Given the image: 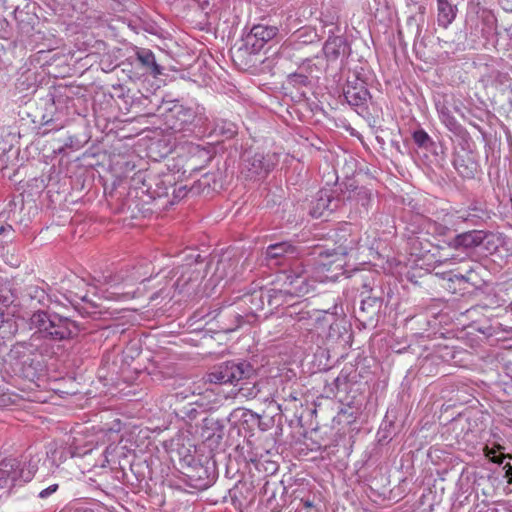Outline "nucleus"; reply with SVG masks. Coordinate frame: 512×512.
Instances as JSON below:
<instances>
[{"label": "nucleus", "instance_id": "obj_5", "mask_svg": "<svg viewBox=\"0 0 512 512\" xmlns=\"http://www.w3.org/2000/svg\"><path fill=\"white\" fill-rule=\"evenodd\" d=\"M36 336L31 335L28 341L18 342L9 351V358L22 366L23 375L27 378L34 377L38 363H35L33 356L39 351V344Z\"/></svg>", "mask_w": 512, "mask_h": 512}, {"label": "nucleus", "instance_id": "obj_19", "mask_svg": "<svg viewBox=\"0 0 512 512\" xmlns=\"http://www.w3.org/2000/svg\"><path fill=\"white\" fill-rule=\"evenodd\" d=\"M172 112L180 122L179 125H174V128L178 130L185 129V127L192 124L196 118V113L192 108L184 107L182 105H175Z\"/></svg>", "mask_w": 512, "mask_h": 512}, {"label": "nucleus", "instance_id": "obj_38", "mask_svg": "<svg viewBox=\"0 0 512 512\" xmlns=\"http://www.w3.org/2000/svg\"><path fill=\"white\" fill-rule=\"evenodd\" d=\"M471 175H472V172H468V173H466V175H465V176L469 177V176H471Z\"/></svg>", "mask_w": 512, "mask_h": 512}, {"label": "nucleus", "instance_id": "obj_27", "mask_svg": "<svg viewBox=\"0 0 512 512\" xmlns=\"http://www.w3.org/2000/svg\"><path fill=\"white\" fill-rule=\"evenodd\" d=\"M413 140L419 147L423 148H427L432 143L430 136L423 129L416 130L413 133Z\"/></svg>", "mask_w": 512, "mask_h": 512}, {"label": "nucleus", "instance_id": "obj_2", "mask_svg": "<svg viewBox=\"0 0 512 512\" xmlns=\"http://www.w3.org/2000/svg\"><path fill=\"white\" fill-rule=\"evenodd\" d=\"M30 330L37 341L50 339L63 341L75 337L79 332L77 323L57 313H49L44 310L35 311L28 320Z\"/></svg>", "mask_w": 512, "mask_h": 512}, {"label": "nucleus", "instance_id": "obj_39", "mask_svg": "<svg viewBox=\"0 0 512 512\" xmlns=\"http://www.w3.org/2000/svg\"><path fill=\"white\" fill-rule=\"evenodd\" d=\"M79 284H85L83 280H79Z\"/></svg>", "mask_w": 512, "mask_h": 512}, {"label": "nucleus", "instance_id": "obj_15", "mask_svg": "<svg viewBox=\"0 0 512 512\" xmlns=\"http://www.w3.org/2000/svg\"><path fill=\"white\" fill-rule=\"evenodd\" d=\"M348 49L346 40L341 36H330L323 47L326 58L330 61L338 59L345 55Z\"/></svg>", "mask_w": 512, "mask_h": 512}, {"label": "nucleus", "instance_id": "obj_13", "mask_svg": "<svg viewBox=\"0 0 512 512\" xmlns=\"http://www.w3.org/2000/svg\"><path fill=\"white\" fill-rule=\"evenodd\" d=\"M198 258H200V255H197L193 262L181 266L180 276L174 284L180 292L184 291L190 284H198L203 278L202 269L198 268Z\"/></svg>", "mask_w": 512, "mask_h": 512}, {"label": "nucleus", "instance_id": "obj_11", "mask_svg": "<svg viewBox=\"0 0 512 512\" xmlns=\"http://www.w3.org/2000/svg\"><path fill=\"white\" fill-rule=\"evenodd\" d=\"M343 95L347 103L354 107L365 106L370 97L365 81L356 74L354 80H347Z\"/></svg>", "mask_w": 512, "mask_h": 512}, {"label": "nucleus", "instance_id": "obj_34", "mask_svg": "<svg viewBox=\"0 0 512 512\" xmlns=\"http://www.w3.org/2000/svg\"><path fill=\"white\" fill-rule=\"evenodd\" d=\"M301 503L303 504V506L305 508H312L314 506L313 502L310 501L309 499H306V500H301Z\"/></svg>", "mask_w": 512, "mask_h": 512}, {"label": "nucleus", "instance_id": "obj_17", "mask_svg": "<svg viewBox=\"0 0 512 512\" xmlns=\"http://www.w3.org/2000/svg\"><path fill=\"white\" fill-rule=\"evenodd\" d=\"M24 298L30 301L31 306H47L50 302V297L44 288L38 285H28L25 288Z\"/></svg>", "mask_w": 512, "mask_h": 512}, {"label": "nucleus", "instance_id": "obj_31", "mask_svg": "<svg viewBox=\"0 0 512 512\" xmlns=\"http://www.w3.org/2000/svg\"><path fill=\"white\" fill-rule=\"evenodd\" d=\"M290 82L294 84L307 85L308 78L307 76L300 73H293L289 75Z\"/></svg>", "mask_w": 512, "mask_h": 512}, {"label": "nucleus", "instance_id": "obj_1", "mask_svg": "<svg viewBox=\"0 0 512 512\" xmlns=\"http://www.w3.org/2000/svg\"><path fill=\"white\" fill-rule=\"evenodd\" d=\"M350 225H346L337 234L338 246L330 252L329 250L319 253L320 260L317 262L313 275H307L303 264L297 260L300 251L289 242L271 244L266 248L265 259L269 265L290 266L288 271H283L278 276L282 282L279 289L273 288L267 291L268 302L271 306L278 307L287 302L288 297H301L308 294L315 282L335 280L343 273L345 256L358 245L359 238L351 234Z\"/></svg>", "mask_w": 512, "mask_h": 512}, {"label": "nucleus", "instance_id": "obj_32", "mask_svg": "<svg viewBox=\"0 0 512 512\" xmlns=\"http://www.w3.org/2000/svg\"><path fill=\"white\" fill-rule=\"evenodd\" d=\"M70 294H73L75 296V298L83 301V302H88L89 299H88V293H81V292H72V291H69Z\"/></svg>", "mask_w": 512, "mask_h": 512}, {"label": "nucleus", "instance_id": "obj_4", "mask_svg": "<svg viewBox=\"0 0 512 512\" xmlns=\"http://www.w3.org/2000/svg\"><path fill=\"white\" fill-rule=\"evenodd\" d=\"M37 470L36 464L28 465L14 458H8L0 462V498L9 491L30 481Z\"/></svg>", "mask_w": 512, "mask_h": 512}, {"label": "nucleus", "instance_id": "obj_21", "mask_svg": "<svg viewBox=\"0 0 512 512\" xmlns=\"http://www.w3.org/2000/svg\"><path fill=\"white\" fill-rule=\"evenodd\" d=\"M415 224H417L422 231L428 235H439L443 236L446 234L448 228L444 225L438 224L435 221L426 219L422 216L415 217Z\"/></svg>", "mask_w": 512, "mask_h": 512}, {"label": "nucleus", "instance_id": "obj_22", "mask_svg": "<svg viewBox=\"0 0 512 512\" xmlns=\"http://www.w3.org/2000/svg\"><path fill=\"white\" fill-rule=\"evenodd\" d=\"M440 121L453 133H458L461 130V125L456 118L452 115L450 109L445 104L436 105Z\"/></svg>", "mask_w": 512, "mask_h": 512}, {"label": "nucleus", "instance_id": "obj_40", "mask_svg": "<svg viewBox=\"0 0 512 512\" xmlns=\"http://www.w3.org/2000/svg\"><path fill=\"white\" fill-rule=\"evenodd\" d=\"M473 210H474V211H478V209H477V208H474ZM479 212H482V210L480 209V210H479Z\"/></svg>", "mask_w": 512, "mask_h": 512}, {"label": "nucleus", "instance_id": "obj_7", "mask_svg": "<svg viewBox=\"0 0 512 512\" xmlns=\"http://www.w3.org/2000/svg\"><path fill=\"white\" fill-rule=\"evenodd\" d=\"M147 272H142V267L133 268L132 272L127 276L121 277V283L111 286V290L107 289L103 297L108 300H127L135 297L136 290L133 289L136 283L146 281Z\"/></svg>", "mask_w": 512, "mask_h": 512}, {"label": "nucleus", "instance_id": "obj_10", "mask_svg": "<svg viewBox=\"0 0 512 512\" xmlns=\"http://www.w3.org/2000/svg\"><path fill=\"white\" fill-rule=\"evenodd\" d=\"M78 439L73 438L72 442L69 444V447L66 446H57L51 445L47 451V459L52 466L58 467L63 462H65L68 458L71 457H82L92 451L91 448L81 449L76 446Z\"/></svg>", "mask_w": 512, "mask_h": 512}, {"label": "nucleus", "instance_id": "obj_37", "mask_svg": "<svg viewBox=\"0 0 512 512\" xmlns=\"http://www.w3.org/2000/svg\"><path fill=\"white\" fill-rule=\"evenodd\" d=\"M508 309H509V311H510V312H511V314H512V302L508 305Z\"/></svg>", "mask_w": 512, "mask_h": 512}, {"label": "nucleus", "instance_id": "obj_35", "mask_svg": "<svg viewBox=\"0 0 512 512\" xmlns=\"http://www.w3.org/2000/svg\"><path fill=\"white\" fill-rule=\"evenodd\" d=\"M470 216H476V214H473V215L468 214L467 216H461V218H463L464 220H470ZM477 217H479V216L477 215Z\"/></svg>", "mask_w": 512, "mask_h": 512}, {"label": "nucleus", "instance_id": "obj_24", "mask_svg": "<svg viewBox=\"0 0 512 512\" xmlns=\"http://www.w3.org/2000/svg\"><path fill=\"white\" fill-rule=\"evenodd\" d=\"M210 134L223 136L226 139L232 138L236 134V126L223 119L214 120L213 128Z\"/></svg>", "mask_w": 512, "mask_h": 512}, {"label": "nucleus", "instance_id": "obj_9", "mask_svg": "<svg viewBox=\"0 0 512 512\" xmlns=\"http://www.w3.org/2000/svg\"><path fill=\"white\" fill-rule=\"evenodd\" d=\"M341 205V200L335 198L331 191L320 190L316 197L311 201L310 215L314 218L329 216L333 211L337 210Z\"/></svg>", "mask_w": 512, "mask_h": 512}, {"label": "nucleus", "instance_id": "obj_25", "mask_svg": "<svg viewBox=\"0 0 512 512\" xmlns=\"http://www.w3.org/2000/svg\"><path fill=\"white\" fill-rule=\"evenodd\" d=\"M15 300L14 293L7 282L0 283V305L10 306Z\"/></svg>", "mask_w": 512, "mask_h": 512}, {"label": "nucleus", "instance_id": "obj_28", "mask_svg": "<svg viewBox=\"0 0 512 512\" xmlns=\"http://www.w3.org/2000/svg\"><path fill=\"white\" fill-rule=\"evenodd\" d=\"M259 388L255 383H245L244 386L240 387L239 394L245 398H255L259 393Z\"/></svg>", "mask_w": 512, "mask_h": 512}, {"label": "nucleus", "instance_id": "obj_3", "mask_svg": "<svg viewBox=\"0 0 512 512\" xmlns=\"http://www.w3.org/2000/svg\"><path fill=\"white\" fill-rule=\"evenodd\" d=\"M407 249L414 262L419 266L431 267L442 260L437 258L438 247L427 237L422 229L414 223L407 228Z\"/></svg>", "mask_w": 512, "mask_h": 512}, {"label": "nucleus", "instance_id": "obj_18", "mask_svg": "<svg viewBox=\"0 0 512 512\" xmlns=\"http://www.w3.org/2000/svg\"><path fill=\"white\" fill-rule=\"evenodd\" d=\"M235 263L231 259L222 258L217 262L214 274L212 276V280L215 283H219L224 279H233L234 278V270Z\"/></svg>", "mask_w": 512, "mask_h": 512}, {"label": "nucleus", "instance_id": "obj_20", "mask_svg": "<svg viewBox=\"0 0 512 512\" xmlns=\"http://www.w3.org/2000/svg\"><path fill=\"white\" fill-rule=\"evenodd\" d=\"M483 232L478 230L468 231L459 234L455 238V245L464 248H473L480 245L483 241Z\"/></svg>", "mask_w": 512, "mask_h": 512}, {"label": "nucleus", "instance_id": "obj_29", "mask_svg": "<svg viewBox=\"0 0 512 512\" xmlns=\"http://www.w3.org/2000/svg\"><path fill=\"white\" fill-rule=\"evenodd\" d=\"M58 488H59V485L57 483H52V484L48 485L46 488L41 489L38 492L37 496L40 499H47L51 495H53L58 490Z\"/></svg>", "mask_w": 512, "mask_h": 512}, {"label": "nucleus", "instance_id": "obj_36", "mask_svg": "<svg viewBox=\"0 0 512 512\" xmlns=\"http://www.w3.org/2000/svg\"><path fill=\"white\" fill-rule=\"evenodd\" d=\"M491 459L496 462V463H499L501 464L502 463V460L501 459H496L495 457H491Z\"/></svg>", "mask_w": 512, "mask_h": 512}, {"label": "nucleus", "instance_id": "obj_16", "mask_svg": "<svg viewBox=\"0 0 512 512\" xmlns=\"http://www.w3.org/2000/svg\"><path fill=\"white\" fill-rule=\"evenodd\" d=\"M457 7L448 0H437L438 25L447 28L456 18Z\"/></svg>", "mask_w": 512, "mask_h": 512}, {"label": "nucleus", "instance_id": "obj_23", "mask_svg": "<svg viewBox=\"0 0 512 512\" xmlns=\"http://www.w3.org/2000/svg\"><path fill=\"white\" fill-rule=\"evenodd\" d=\"M139 62L150 69L154 76L162 74V68L156 63L155 55L148 49H141L137 52Z\"/></svg>", "mask_w": 512, "mask_h": 512}, {"label": "nucleus", "instance_id": "obj_6", "mask_svg": "<svg viewBox=\"0 0 512 512\" xmlns=\"http://www.w3.org/2000/svg\"><path fill=\"white\" fill-rule=\"evenodd\" d=\"M253 372L247 362H226L218 365L207 375V381L214 384H235L248 378Z\"/></svg>", "mask_w": 512, "mask_h": 512}, {"label": "nucleus", "instance_id": "obj_14", "mask_svg": "<svg viewBox=\"0 0 512 512\" xmlns=\"http://www.w3.org/2000/svg\"><path fill=\"white\" fill-rule=\"evenodd\" d=\"M109 440L113 439V443H110L102 454V460L99 463V466L104 468L110 463H115L119 461L121 458L127 457L130 449L127 448L126 445H120L122 443V439L119 440V444H115L118 440V435L116 431L108 430Z\"/></svg>", "mask_w": 512, "mask_h": 512}, {"label": "nucleus", "instance_id": "obj_12", "mask_svg": "<svg viewBox=\"0 0 512 512\" xmlns=\"http://www.w3.org/2000/svg\"><path fill=\"white\" fill-rule=\"evenodd\" d=\"M277 28L274 26L255 25L250 33L246 35L244 42L251 53H258L264 45L273 39L277 34Z\"/></svg>", "mask_w": 512, "mask_h": 512}, {"label": "nucleus", "instance_id": "obj_30", "mask_svg": "<svg viewBox=\"0 0 512 512\" xmlns=\"http://www.w3.org/2000/svg\"><path fill=\"white\" fill-rule=\"evenodd\" d=\"M473 269H469L466 275L454 274L453 277L449 278L451 281H458L459 283H468L472 281Z\"/></svg>", "mask_w": 512, "mask_h": 512}, {"label": "nucleus", "instance_id": "obj_33", "mask_svg": "<svg viewBox=\"0 0 512 512\" xmlns=\"http://www.w3.org/2000/svg\"><path fill=\"white\" fill-rule=\"evenodd\" d=\"M285 400H289V401H297V400H299L298 393L297 392H290L288 394L287 398H285Z\"/></svg>", "mask_w": 512, "mask_h": 512}, {"label": "nucleus", "instance_id": "obj_26", "mask_svg": "<svg viewBox=\"0 0 512 512\" xmlns=\"http://www.w3.org/2000/svg\"><path fill=\"white\" fill-rule=\"evenodd\" d=\"M371 192L366 188H359L354 192V199L358 205H361L363 208L367 210L371 202Z\"/></svg>", "mask_w": 512, "mask_h": 512}, {"label": "nucleus", "instance_id": "obj_8", "mask_svg": "<svg viewBox=\"0 0 512 512\" xmlns=\"http://www.w3.org/2000/svg\"><path fill=\"white\" fill-rule=\"evenodd\" d=\"M279 162V155L275 152H255L253 154L248 153L244 158V167L247 170V177L263 178Z\"/></svg>", "mask_w": 512, "mask_h": 512}]
</instances>
